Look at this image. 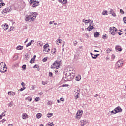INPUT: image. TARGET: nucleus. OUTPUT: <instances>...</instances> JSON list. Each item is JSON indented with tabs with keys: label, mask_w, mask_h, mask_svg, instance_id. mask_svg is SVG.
Segmentation results:
<instances>
[{
	"label": "nucleus",
	"mask_w": 126,
	"mask_h": 126,
	"mask_svg": "<svg viewBox=\"0 0 126 126\" xmlns=\"http://www.w3.org/2000/svg\"><path fill=\"white\" fill-rule=\"evenodd\" d=\"M123 21L124 23L126 24V17H123Z\"/></svg>",
	"instance_id": "obj_42"
},
{
	"label": "nucleus",
	"mask_w": 126,
	"mask_h": 126,
	"mask_svg": "<svg viewBox=\"0 0 126 126\" xmlns=\"http://www.w3.org/2000/svg\"><path fill=\"white\" fill-rule=\"evenodd\" d=\"M34 62H35V59L32 58V59L30 61V63H34Z\"/></svg>",
	"instance_id": "obj_33"
},
{
	"label": "nucleus",
	"mask_w": 126,
	"mask_h": 126,
	"mask_svg": "<svg viewBox=\"0 0 126 126\" xmlns=\"http://www.w3.org/2000/svg\"><path fill=\"white\" fill-rule=\"evenodd\" d=\"M7 126H13V125L12 124H9Z\"/></svg>",
	"instance_id": "obj_64"
},
{
	"label": "nucleus",
	"mask_w": 126,
	"mask_h": 126,
	"mask_svg": "<svg viewBox=\"0 0 126 126\" xmlns=\"http://www.w3.org/2000/svg\"><path fill=\"white\" fill-rule=\"evenodd\" d=\"M120 13H121V14H124L125 13V12L124 11H123V9H120Z\"/></svg>",
	"instance_id": "obj_44"
},
{
	"label": "nucleus",
	"mask_w": 126,
	"mask_h": 126,
	"mask_svg": "<svg viewBox=\"0 0 126 126\" xmlns=\"http://www.w3.org/2000/svg\"><path fill=\"white\" fill-rule=\"evenodd\" d=\"M23 49V46L19 45L16 47V50H21Z\"/></svg>",
	"instance_id": "obj_23"
},
{
	"label": "nucleus",
	"mask_w": 126,
	"mask_h": 126,
	"mask_svg": "<svg viewBox=\"0 0 126 126\" xmlns=\"http://www.w3.org/2000/svg\"><path fill=\"white\" fill-rule=\"evenodd\" d=\"M1 115H2L3 117H4V116H5V114L4 113V112H3Z\"/></svg>",
	"instance_id": "obj_61"
},
{
	"label": "nucleus",
	"mask_w": 126,
	"mask_h": 126,
	"mask_svg": "<svg viewBox=\"0 0 126 126\" xmlns=\"http://www.w3.org/2000/svg\"><path fill=\"white\" fill-rule=\"evenodd\" d=\"M23 88H21L20 90L19 91H23L25 88H26L25 87H23Z\"/></svg>",
	"instance_id": "obj_39"
},
{
	"label": "nucleus",
	"mask_w": 126,
	"mask_h": 126,
	"mask_svg": "<svg viewBox=\"0 0 126 126\" xmlns=\"http://www.w3.org/2000/svg\"><path fill=\"white\" fill-rule=\"evenodd\" d=\"M32 42H34V40H32L30 42H29V43L26 45L27 48H28V47H29V46H31V45H32Z\"/></svg>",
	"instance_id": "obj_22"
},
{
	"label": "nucleus",
	"mask_w": 126,
	"mask_h": 126,
	"mask_svg": "<svg viewBox=\"0 0 126 126\" xmlns=\"http://www.w3.org/2000/svg\"><path fill=\"white\" fill-rule=\"evenodd\" d=\"M109 32L111 35L114 36V35H116V33H117L116 32H115L114 31L112 30L111 31V30H109Z\"/></svg>",
	"instance_id": "obj_21"
},
{
	"label": "nucleus",
	"mask_w": 126,
	"mask_h": 126,
	"mask_svg": "<svg viewBox=\"0 0 126 126\" xmlns=\"http://www.w3.org/2000/svg\"><path fill=\"white\" fill-rule=\"evenodd\" d=\"M75 79L76 81H80V80H81V76H80V75H77Z\"/></svg>",
	"instance_id": "obj_20"
},
{
	"label": "nucleus",
	"mask_w": 126,
	"mask_h": 126,
	"mask_svg": "<svg viewBox=\"0 0 126 126\" xmlns=\"http://www.w3.org/2000/svg\"><path fill=\"white\" fill-rule=\"evenodd\" d=\"M115 49L116 50H117L118 51H119V52H122V51L123 50L122 48L119 45L116 46Z\"/></svg>",
	"instance_id": "obj_18"
},
{
	"label": "nucleus",
	"mask_w": 126,
	"mask_h": 126,
	"mask_svg": "<svg viewBox=\"0 0 126 126\" xmlns=\"http://www.w3.org/2000/svg\"><path fill=\"white\" fill-rule=\"evenodd\" d=\"M64 45H65V42L63 41V44H62V47L63 48V47H64Z\"/></svg>",
	"instance_id": "obj_50"
},
{
	"label": "nucleus",
	"mask_w": 126,
	"mask_h": 126,
	"mask_svg": "<svg viewBox=\"0 0 126 126\" xmlns=\"http://www.w3.org/2000/svg\"><path fill=\"white\" fill-rule=\"evenodd\" d=\"M21 84L22 86H23V87H24V86H25V83H24V82H22Z\"/></svg>",
	"instance_id": "obj_47"
},
{
	"label": "nucleus",
	"mask_w": 126,
	"mask_h": 126,
	"mask_svg": "<svg viewBox=\"0 0 126 126\" xmlns=\"http://www.w3.org/2000/svg\"><path fill=\"white\" fill-rule=\"evenodd\" d=\"M102 15H108L107 14V11H105L102 13Z\"/></svg>",
	"instance_id": "obj_38"
},
{
	"label": "nucleus",
	"mask_w": 126,
	"mask_h": 126,
	"mask_svg": "<svg viewBox=\"0 0 126 126\" xmlns=\"http://www.w3.org/2000/svg\"><path fill=\"white\" fill-rule=\"evenodd\" d=\"M23 69H26V65H23L22 67Z\"/></svg>",
	"instance_id": "obj_46"
},
{
	"label": "nucleus",
	"mask_w": 126,
	"mask_h": 126,
	"mask_svg": "<svg viewBox=\"0 0 126 126\" xmlns=\"http://www.w3.org/2000/svg\"><path fill=\"white\" fill-rule=\"evenodd\" d=\"M51 101H48L47 104L48 105H51Z\"/></svg>",
	"instance_id": "obj_63"
},
{
	"label": "nucleus",
	"mask_w": 126,
	"mask_h": 126,
	"mask_svg": "<svg viewBox=\"0 0 126 126\" xmlns=\"http://www.w3.org/2000/svg\"><path fill=\"white\" fill-rule=\"evenodd\" d=\"M85 24H86V23H89L88 20H85Z\"/></svg>",
	"instance_id": "obj_60"
},
{
	"label": "nucleus",
	"mask_w": 126,
	"mask_h": 126,
	"mask_svg": "<svg viewBox=\"0 0 126 126\" xmlns=\"http://www.w3.org/2000/svg\"><path fill=\"white\" fill-rule=\"evenodd\" d=\"M75 76V74L74 71H73V75L67 76L64 78H63V79H64V80H65V81H70V80H72V79L74 78Z\"/></svg>",
	"instance_id": "obj_3"
},
{
	"label": "nucleus",
	"mask_w": 126,
	"mask_h": 126,
	"mask_svg": "<svg viewBox=\"0 0 126 126\" xmlns=\"http://www.w3.org/2000/svg\"><path fill=\"white\" fill-rule=\"evenodd\" d=\"M8 95H13V96H14V95H15V92L9 91L8 92Z\"/></svg>",
	"instance_id": "obj_24"
},
{
	"label": "nucleus",
	"mask_w": 126,
	"mask_h": 126,
	"mask_svg": "<svg viewBox=\"0 0 126 126\" xmlns=\"http://www.w3.org/2000/svg\"><path fill=\"white\" fill-rule=\"evenodd\" d=\"M60 101H62V102H64V99H63V97H61L60 98Z\"/></svg>",
	"instance_id": "obj_51"
},
{
	"label": "nucleus",
	"mask_w": 126,
	"mask_h": 126,
	"mask_svg": "<svg viewBox=\"0 0 126 126\" xmlns=\"http://www.w3.org/2000/svg\"><path fill=\"white\" fill-rule=\"evenodd\" d=\"M56 52H57V49H56V48H53L51 50L52 55H55V54H56Z\"/></svg>",
	"instance_id": "obj_25"
},
{
	"label": "nucleus",
	"mask_w": 126,
	"mask_h": 126,
	"mask_svg": "<svg viewBox=\"0 0 126 126\" xmlns=\"http://www.w3.org/2000/svg\"><path fill=\"white\" fill-rule=\"evenodd\" d=\"M27 99L29 102H32V97H28Z\"/></svg>",
	"instance_id": "obj_34"
},
{
	"label": "nucleus",
	"mask_w": 126,
	"mask_h": 126,
	"mask_svg": "<svg viewBox=\"0 0 126 126\" xmlns=\"http://www.w3.org/2000/svg\"><path fill=\"white\" fill-rule=\"evenodd\" d=\"M90 55L92 56V59H93V56H94V54H93L92 52H91Z\"/></svg>",
	"instance_id": "obj_55"
},
{
	"label": "nucleus",
	"mask_w": 126,
	"mask_h": 126,
	"mask_svg": "<svg viewBox=\"0 0 126 126\" xmlns=\"http://www.w3.org/2000/svg\"><path fill=\"white\" fill-rule=\"evenodd\" d=\"M39 100H40V97H36L35 99L36 102H39Z\"/></svg>",
	"instance_id": "obj_40"
},
{
	"label": "nucleus",
	"mask_w": 126,
	"mask_h": 126,
	"mask_svg": "<svg viewBox=\"0 0 126 126\" xmlns=\"http://www.w3.org/2000/svg\"><path fill=\"white\" fill-rule=\"evenodd\" d=\"M33 68H38V65H35L33 66Z\"/></svg>",
	"instance_id": "obj_56"
},
{
	"label": "nucleus",
	"mask_w": 126,
	"mask_h": 126,
	"mask_svg": "<svg viewBox=\"0 0 126 126\" xmlns=\"http://www.w3.org/2000/svg\"><path fill=\"white\" fill-rule=\"evenodd\" d=\"M74 45H77V41L76 40H75V41H74Z\"/></svg>",
	"instance_id": "obj_58"
},
{
	"label": "nucleus",
	"mask_w": 126,
	"mask_h": 126,
	"mask_svg": "<svg viewBox=\"0 0 126 126\" xmlns=\"http://www.w3.org/2000/svg\"><path fill=\"white\" fill-rule=\"evenodd\" d=\"M116 58V56H115L114 54H112L111 56V59H112V60H114V59Z\"/></svg>",
	"instance_id": "obj_41"
},
{
	"label": "nucleus",
	"mask_w": 126,
	"mask_h": 126,
	"mask_svg": "<svg viewBox=\"0 0 126 126\" xmlns=\"http://www.w3.org/2000/svg\"><path fill=\"white\" fill-rule=\"evenodd\" d=\"M36 17H37V12H32L30 13L29 15L25 16V21H29V20L35 21Z\"/></svg>",
	"instance_id": "obj_1"
},
{
	"label": "nucleus",
	"mask_w": 126,
	"mask_h": 126,
	"mask_svg": "<svg viewBox=\"0 0 126 126\" xmlns=\"http://www.w3.org/2000/svg\"><path fill=\"white\" fill-rule=\"evenodd\" d=\"M81 122H82L83 123H84L85 124H86V120H82V121H81Z\"/></svg>",
	"instance_id": "obj_54"
},
{
	"label": "nucleus",
	"mask_w": 126,
	"mask_h": 126,
	"mask_svg": "<svg viewBox=\"0 0 126 126\" xmlns=\"http://www.w3.org/2000/svg\"><path fill=\"white\" fill-rule=\"evenodd\" d=\"M7 70V68L6 67V66L0 67V71L2 73H4V72H6Z\"/></svg>",
	"instance_id": "obj_7"
},
{
	"label": "nucleus",
	"mask_w": 126,
	"mask_h": 126,
	"mask_svg": "<svg viewBox=\"0 0 126 126\" xmlns=\"http://www.w3.org/2000/svg\"><path fill=\"white\" fill-rule=\"evenodd\" d=\"M91 23H93V20H91ZM91 23H90V25L87 28V30H88V31H91V30H92V29L94 28V27H93V26H91Z\"/></svg>",
	"instance_id": "obj_8"
},
{
	"label": "nucleus",
	"mask_w": 126,
	"mask_h": 126,
	"mask_svg": "<svg viewBox=\"0 0 126 126\" xmlns=\"http://www.w3.org/2000/svg\"><path fill=\"white\" fill-rule=\"evenodd\" d=\"M53 66L56 67V69H58V67L60 66V63L58 61H55L53 64Z\"/></svg>",
	"instance_id": "obj_11"
},
{
	"label": "nucleus",
	"mask_w": 126,
	"mask_h": 126,
	"mask_svg": "<svg viewBox=\"0 0 126 126\" xmlns=\"http://www.w3.org/2000/svg\"><path fill=\"white\" fill-rule=\"evenodd\" d=\"M82 114H83V111L79 110L76 114V118L78 120H79L81 118V116H82Z\"/></svg>",
	"instance_id": "obj_5"
},
{
	"label": "nucleus",
	"mask_w": 126,
	"mask_h": 126,
	"mask_svg": "<svg viewBox=\"0 0 126 126\" xmlns=\"http://www.w3.org/2000/svg\"><path fill=\"white\" fill-rule=\"evenodd\" d=\"M5 121H6L5 119H3L2 120V123H4V122H5Z\"/></svg>",
	"instance_id": "obj_62"
},
{
	"label": "nucleus",
	"mask_w": 126,
	"mask_h": 126,
	"mask_svg": "<svg viewBox=\"0 0 126 126\" xmlns=\"http://www.w3.org/2000/svg\"><path fill=\"white\" fill-rule=\"evenodd\" d=\"M110 14H112V16L114 17H116V13L114 12V10L113 9H110V11L109 12Z\"/></svg>",
	"instance_id": "obj_15"
},
{
	"label": "nucleus",
	"mask_w": 126,
	"mask_h": 126,
	"mask_svg": "<svg viewBox=\"0 0 126 126\" xmlns=\"http://www.w3.org/2000/svg\"><path fill=\"white\" fill-rule=\"evenodd\" d=\"M58 1L62 4H65L67 3V0H58Z\"/></svg>",
	"instance_id": "obj_12"
},
{
	"label": "nucleus",
	"mask_w": 126,
	"mask_h": 126,
	"mask_svg": "<svg viewBox=\"0 0 126 126\" xmlns=\"http://www.w3.org/2000/svg\"><path fill=\"white\" fill-rule=\"evenodd\" d=\"M48 47H49V44H46L44 45L43 46V48H44L43 51L44 52H46L47 53H48V52H50V49H48ZM47 49H48V50H47Z\"/></svg>",
	"instance_id": "obj_10"
},
{
	"label": "nucleus",
	"mask_w": 126,
	"mask_h": 126,
	"mask_svg": "<svg viewBox=\"0 0 126 126\" xmlns=\"http://www.w3.org/2000/svg\"><path fill=\"white\" fill-rule=\"evenodd\" d=\"M47 60H48V59H47V58L45 57L43 59V62H47Z\"/></svg>",
	"instance_id": "obj_49"
},
{
	"label": "nucleus",
	"mask_w": 126,
	"mask_h": 126,
	"mask_svg": "<svg viewBox=\"0 0 126 126\" xmlns=\"http://www.w3.org/2000/svg\"><path fill=\"white\" fill-rule=\"evenodd\" d=\"M67 86H69V85L66 84L62 85V87H67Z\"/></svg>",
	"instance_id": "obj_45"
},
{
	"label": "nucleus",
	"mask_w": 126,
	"mask_h": 126,
	"mask_svg": "<svg viewBox=\"0 0 126 126\" xmlns=\"http://www.w3.org/2000/svg\"><path fill=\"white\" fill-rule=\"evenodd\" d=\"M22 117L23 120H25V119H26V117H27V114H26V113L23 114Z\"/></svg>",
	"instance_id": "obj_28"
},
{
	"label": "nucleus",
	"mask_w": 126,
	"mask_h": 126,
	"mask_svg": "<svg viewBox=\"0 0 126 126\" xmlns=\"http://www.w3.org/2000/svg\"><path fill=\"white\" fill-rule=\"evenodd\" d=\"M42 84H43V85H46V84H48V81H42Z\"/></svg>",
	"instance_id": "obj_35"
},
{
	"label": "nucleus",
	"mask_w": 126,
	"mask_h": 126,
	"mask_svg": "<svg viewBox=\"0 0 126 126\" xmlns=\"http://www.w3.org/2000/svg\"><path fill=\"white\" fill-rule=\"evenodd\" d=\"M40 2L39 1H35V2L32 5V7H36V6H38L39 5Z\"/></svg>",
	"instance_id": "obj_14"
},
{
	"label": "nucleus",
	"mask_w": 126,
	"mask_h": 126,
	"mask_svg": "<svg viewBox=\"0 0 126 126\" xmlns=\"http://www.w3.org/2000/svg\"><path fill=\"white\" fill-rule=\"evenodd\" d=\"M81 125H82V126H84V125H86V123H85L84 122H81Z\"/></svg>",
	"instance_id": "obj_59"
},
{
	"label": "nucleus",
	"mask_w": 126,
	"mask_h": 126,
	"mask_svg": "<svg viewBox=\"0 0 126 126\" xmlns=\"http://www.w3.org/2000/svg\"><path fill=\"white\" fill-rule=\"evenodd\" d=\"M2 27H3V29L4 30L6 31L7 29H8V25L7 24H4L2 25Z\"/></svg>",
	"instance_id": "obj_13"
},
{
	"label": "nucleus",
	"mask_w": 126,
	"mask_h": 126,
	"mask_svg": "<svg viewBox=\"0 0 126 126\" xmlns=\"http://www.w3.org/2000/svg\"><path fill=\"white\" fill-rule=\"evenodd\" d=\"M49 76L50 77H52L53 76V73L50 72L49 73Z\"/></svg>",
	"instance_id": "obj_43"
},
{
	"label": "nucleus",
	"mask_w": 126,
	"mask_h": 126,
	"mask_svg": "<svg viewBox=\"0 0 126 126\" xmlns=\"http://www.w3.org/2000/svg\"><path fill=\"white\" fill-rule=\"evenodd\" d=\"M25 60H26V61H27L29 59V56L28 54H26V55H25Z\"/></svg>",
	"instance_id": "obj_30"
},
{
	"label": "nucleus",
	"mask_w": 126,
	"mask_h": 126,
	"mask_svg": "<svg viewBox=\"0 0 126 126\" xmlns=\"http://www.w3.org/2000/svg\"><path fill=\"white\" fill-rule=\"evenodd\" d=\"M51 116H53V113H48L47 114L48 118H51Z\"/></svg>",
	"instance_id": "obj_32"
},
{
	"label": "nucleus",
	"mask_w": 126,
	"mask_h": 126,
	"mask_svg": "<svg viewBox=\"0 0 126 126\" xmlns=\"http://www.w3.org/2000/svg\"><path fill=\"white\" fill-rule=\"evenodd\" d=\"M78 95H79V93H77V94L75 96V99L76 100H77V99H78L79 98Z\"/></svg>",
	"instance_id": "obj_36"
},
{
	"label": "nucleus",
	"mask_w": 126,
	"mask_h": 126,
	"mask_svg": "<svg viewBox=\"0 0 126 126\" xmlns=\"http://www.w3.org/2000/svg\"><path fill=\"white\" fill-rule=\"evenodd\" d=\"M54 22H55V21H50V22H49V24L51 25H52V24H53V23H54Z\"/></svg>",
	"instance_id": "obj_53"
},
{
	"label": "nucleus",
	"mask_w": 126,
	"mask_h": 126,
	"mask_svg": "<svg viewBox=\"0 0 126 126\" xmlns=\"http://www.w3.org/2000/svg\"><path fill=\"white\" fill-rule=\"evenodd\" d=\"M0 1L1 2V5H2L3 6H4L5 5V4H4V3H2V0H1Z\"/></svg>",
	"instance_id": "obj_48"
},
{
	"label": "nucleus",
	"mask_w": 126,
	"mask_h": 126,
	"mask_svg": "<svg viewBox=\"0 0 126 126\" xmlns=\"http://www.w3.org/2000/svg\"><path fill=\"white\" fill-rule=\"evenodd\" d=\"M123 64L124 63L122 60H118L115 64V68H116V69H118V68H121V67L123 66Z\"/></svg>",
	"instance_id": "obj_4"
},
{
	"label": "nucleus",
	"mask_w": 126,
	"mask_h": 126,
	"mask_svg": "<svg viewBox=\"0 0 126 126\" xmlns=\"http://www.w3.org/2000/svg\"><path fill=\"white\" fill-rule=\"evenodd\" d=\"M35 0H30L29 3L30 5H32V4H34V3L35 2Z\"/></svg>",
	"instance_id": "obj_26"
},
{
	"label": "nucleus",
	"mask_w": 126,
	"mask_h": 126,
	"mask_svg": "<svg viewBox=\"0 0 126 126\" xmlns=\"http://www.w3.org/2000/svg\"><path fill=\"white\" fill-rule=\"evenodd\" d=\"M107 38H108V36H107L106 34H104L103 35H102V39L104 40H105V39H107Z\"/></svg>",
	"instance_id": "obj_31"
},
{
	"label": "nucleus",
	"mask_w": 126,
	"mask_h": 126,
	"mask_svg": "<svg viewBox=\"0 0 126 126\" xmlns=\"http://www.w3.org/2000/svg\"><path fill=\"white\" fill-rule=\"evenodd\" d=\"M51 69H55V68H56V67H54V66H53V65H52L51 66Z\"/></svg>",
	"instance_id": "obj_52"
},
{
	"label": "nucleus",
	"mask_w": 126,
	"mask_h": 126,
	"mask_svg": "<svg viewBox=\"0 0 126 126\" xmlns=\"http://www.w3.org/2000/svg\"><path fill=\"white\" fill-rule=\"evenodd\" d=\"M109 30H110V31L113 30V31H115V32H117L118 31V29H117L115 27H110Z\"/></svg>",
	"instance_id": "obj_16"
},
{
	"label": "nucleus",
	"mask_w": 126,
	"mask_h": 126,
	"mask_svg": "<svg viewBox=\"0 0 126 126\" xmlns=\"http://www.w3.org/2000/svg\"><path fill=\"white\" fill-rule=\"evenodd\" d=\"M94 56H95L94 57H93V59H97L98 58V56H100V54H94Z\"/></svg>",
	"instance_id": "obj_29"
},
{
	"label": "nucleus",
	"mask_w": 126,
	"mask_h": 126,
	"mask_svg": "<svg viewBox=\"0 0 126 126\" xmlns=\"http://www.w3.org/2000/svg\"><path fill=\"white\" fill-rule=\"evenodd\" d=\"M62 41V39H58L56 40V43L57 44H58V43H59V44H61V41Z\"/></svg>",
	"instance_id": "obj_37"
},
{
	"label": "nucleus",
	"mask_w": 126,
	"mask_h": 126,
	"mask_svg": "<svg viewBox=\"0 0 126 126\" xmlns=\"http://www.w3.org/2000/svg\"><path fill=\"white\" fill-rule=\"evenodd\" d=\"M112 114H113V115H115V114H117L116 113V111L112 110L111 111H109V112L108 113V115L109 116H112Z\"/></svg>",
	"instance_id": "obj_19"
},
{
	"label": "nucleus",
	"mask_w": 126,
	"mask_h": 126,
	"mask_svg": "<svg viewBox=\"0 0 126 126\" xmlns=\"http://www.w3.org/2000/svg\"><path fill=\"white\" fill-rule=\"evenodd\" d=\"M116 33H118V35H119V36H121V35H123L122 33H120V32H116Z\"/></svg>",
	"instance_id": "obj_57"
},
{
	"label": "nucleus",
	"mask_w": 126,
	"mask_h": 126,
	"mask_svg": "<svg viewBox=\"0 0 126 126\" xmlns=\"http://www.w3.org/2000/svg\"><path fill=\"white\" fill-rule=\"evenodd\" d=\"M41 117H42V114L41 113H37L36 114V118H37V119H40Z\"/></svg>",
	"instance_id": "obj_27"
},
{
	"label": "nucleus",
	"mask_w": 126,
	"mask_h": 126,
	"mask_svg": "<svg viewBox=\"0 0 126 126\" xmlns=\"http://www.w3.org/2000/svg\"><path fill=\"white\" fill-rule=\"evenodd\" d=\"M114 111L117 114V113H122V112H123V109L120 106H118L114 109Z\"/></svg>",
	"instance_id": "obj_6"
},
{
	"label": "nucleus",
	"mask_w": 126,
	"mask_h": 126,
	"mask_svg": "<svg viewBox=\"0 0 126 126\" xmlns=\"http://www.w3.org/2000/svg\"><path fill=\"white\" fill-rule=\"evenodd\" d=\"M94 35L95 38H98V37L100 36V32H96Z\"/></svg>",
	"instance_id": "obj_17"
},
{
	"label": "nucleus",
	"mask_w": 126,
	"mask_h": 126,
	"mask_svg": "<svg viewBox=\"0 0 126 126\" xmlns=\"http://www.w3.org/2000/svg\"><path fill=\"white\" fill-rule=\"evenodd\" d=\"M73 71L75 74V70H74V69H73L69 70L67 71L66 72H64L63 74V78H64L65 77L69 76V75H73Z\"/></svg>",
	"instance_id": "obj_2"
},
{
	"label": "nucleus",
	"mask_w": 126,
	"mask_h": 126,
	"mask_svg": "<svg viewBox=\"0 0 126 126\" xmlns=\"http://www.w3.org/2000/svg\"><path fill=\"white\" fill-rule=\"evenodd\" d=\"M10 11H11V8L10 7H8L3 9L2 12H4V13H7V12H10Z\"/></svg>",
	"instance_id": "obj_9"
}]
</instances>
